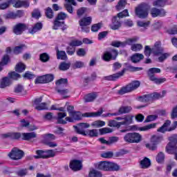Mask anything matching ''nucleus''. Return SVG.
Masks as SVG:
<instances>
[{"mask_svg":"<svg viewBox=\"0 0 177 177\" xmlns=\"http://www.w3.org/2000/svg\"><path fill=\"white\" fill-rule=\"evenodd\" d=\"M160 73H161V69H160L158 68H151L147 71V75H148L150 81H152L155 84L160 85V84H164V82H165V81H167V79L158 78L154 75V74H160Z\"/></svg>","mask_w":177,"mask_h":177,"instance_id":"nucleus-1","label":"nucleus"},{"mask_svg":"<svg viewBox=\"0 0 177 177\" xmlns=\"http://www.w3.org/2000/svg\"><path fill=\"white\" fill-rule=\"evenodd\" d=\"M103 114V110L101 109L97 112H91V113H85L84 114H81L80 111H75L72 114L69 115L70 117L73 118L74 121H80V120L82 119V117H100Z\"/></svg>","mask_w":177,"mask_h":177,"instance_id":"nucleus-2","label":"nucleus"},{"mask_svg":"<svg viewBox=\"0 0 177 177\" xmlns=\"http://www.w3.org/2000/svg\"><path fill=\"white\" fill-rule=\"evenodd\" d=\"M140 86V82L139 81H133L131 83L127 84L124 86H122L118 91V95H125V93H129L131 92H133V91H136L138 87Z\"/></svg>","mask_w":177,"mask_h":177,"instance_id":"nucleus-3","label":"nucleus"},{"mask_svg":"<svg viewBox=\"0 0 177 177\" xmlns=\"http://www.w3.org/2000/svg\"><path fill=\"white\" fill-rule=\"evenodd\" d=\"M68 81L67 79H60L56 82V88L55 90L59 95L64 96V99L68 97L67 94L68 93V89H64V86H67V82Z\"/></svg>","mask_w":177,"mask_h":177,"instance_id":"nucleus-4","label":"nucleus"},{"mask_svg":"<svg viewBox=\"0 0 177 177\" xmlns=\"http://www.w3.org/2000/svg\"><path fill=\"white\" fill-rule=\"evenodd\" d=\"M169 142L166 146V151L169 154H176L177 153V135L174 134L169 137Z\"/></svg>","mask_w":177,"mask_h":177,"instance_id":"nucleus-5","label":"nucleus"},{"mask_svg":"<svg viewBox=\"0 0 177 177\" xmlns=\"http://www.w3.org/2000/svg\"><path fill=\"white\" fill-rule=\"evenodd\" d=\"M135 13L139 19H146L149 16V6L142 3L136 7Z\"/></svg>","mask_w":177,"mask_h":177,"instance_id":"nucleus-6","label":"nucleus"},{"mask_svg":"<svg viewBox=\"0 0 177 177\" xmlns=\"http://www.w3.org/2000/svg\"><path fill=\"white\" fill-rule=\"evenodd\" d=\"M124 140L127 143H139L142 141V136L138 133H129L124 136Z\"/></svg>","mask_w":177,"mask_h":177,"instance_id":"nucleus-7","label":"nucleus"},{"mask_svg":"<svg viewBox=\"0 0 177 177\" xmlns=\"http://www.w3.org/2000/svg\"><path fill=\"white\" fill-rule=\"evenodd\" d=\"M8 157L15 161L21 160L22 158L24 157V151H21V149H19L17 147H14L8 153Z\"/></svg>","mask_w":177,"mask_h":177,"instance_id":"nucleus-8","label":"nucleus"},{"mask_svg":"<svg viewBox=\"0 0 177 177\" xmlns=\"http://www.w3.org/2000/svg\"><path fill=\"white\" fill-rule=\"evenodd\" d=\"M162 140V138L158 136H153L151 139V144L147 143L145 144V147L154 151V150H157V145L160 143Z\"/></svg>","mask_w":177,"mask_h":177,"instance_id":"nucleus-9","label":"nucleus"},{"mask_svg":"<svg viewBox=\"0 0 177 177\" xmlns=\"http://www.w3.org/2000/svg\"><path fill=\"white\" fill-rule=\"evenodd\" d=\"M91 23L92 17H84L79 21V24L82 28V32H89V27H88V26H91Z\"/></svg>","mask_w":177,"mask_h":177,"instance_id":"nucleus-10","label":"nucleus"},{"mask_svg":"<svg viewBox=\"0 0 177 177\" xmlns=\"http://www.w3.org/2000/svg\"><path fill=\"white\" fill-rule=\"evenodd\" d=\"M118 56V51L115 49H111L109 51H106L103 56L102 59L104 62H110V60H115Z\"/></svg>","mask_w":177,"mask_h":177,"instance_id":"nucleus-11","label":"nucleus"},{"mask_svg":"<svg viewBox=\"0 0 177 177\" xmlns=\"http://www.w3.org/2000/svg\"><path fill=\"white\" fill-rule=\"evenodd\" d=\"M55 77L52 74H47L43 76L38 77L35 79V84H48V82H52Z\"/></svg>","mask_w":177,"mask_h":177,"instance_id":"nucleus-12","label":"nucleus"},{"mask_svg":"<svg viewBox=\"0 0 177 177\" xmlns=\"http://www.w3.org/2000/svg\"><path fill=\"white\" fill-rule=\"evenodd\" d=\"M91 125L88 123H79L77 126H73L75 131L79 135H84L86 136V131H85L86 128H89Z\"/></svg>","mask_w":177,"mask_h":177,"instance_id":"nucleus-13","label":"nucleus"},{"mask_svg":"<svg viewBox=\"0 0 177 177\" xmlns=\"http://www.w3.org/2000/svg\"><path fill=\"white\" fill-rule=\"evenodd\" d=\"M117 121H121L118 122H126V124H120V125H131V124H133V115H126L122 117H117L115 118Z\"/></svg>","mask_w":177,"mask_h":177,"instance_id":"nucleus-14","label":"nucleus"},{"mask_svg":"<svg viewBox=\"0 0 177 177\" xmlns=\"http://www.w3.org/2000/svg\"><path fill=\"white\" fill-rule=\"evenodd\" d=\"M138 100L139 102H142V103H153L154 100H157V98L156 97L155 93H153L139 97Z\"/></svg>","mask_w":177,"mask_h":177,"instance_id":"nucleus-15","label":"nucleus"},{"mask_svg":"<svg viewBox=\"0 0 177 177\" xmlns=\"http://www.w3.org/2000/svg\"><path fill=\"white\" fill-rule=\"evenodd\" d=\"M27 30V26L25 24L19 23L13 27V32L16 35H21Z\"/></svg>","mask_w":177,"mask_h":177,"instance_id":"nucleus-16","label":"nucleus"},{"mask_svg":"<svg viewBox=\"0 0 177 177\" xmlns=\"http://www.w3.org/2000/svg\"><path fill=\"white\" fill-rule=\"evenodd\" d=\"M151 15L152 17H164L167 15V12H165V9H158L156 8H153L151 10Z\"/></svg>","mask_w":177,"mask_h":177,"instance_id":"nucleus-17","label":"nucleus"},{"mask_svg":"<svg viewBox=\"0 0 177 177\" xmlns=\"http://www.w3.org/2000/svg\"><path fill=\"white\" fill-rule=\"evenodd\" d=\"M152 53L156 55V56H160V55H162L164 53V48L161 47V42L156 41L152 48Z\"/></svg>","mask_w":177,"mask_h":177,"instance_id":"nucleus-18","label":"nucleus"},{"mask_svg":"<svg viewBox=\"0 0 177 177\" xmlns=\"http://www.w3.org/2000/svg\"><path fill=\"white\" fill-rule=\"evenodd\" d=\"M69 167L73 171H81L82 169V163L80 160H74L70 162Z\"/></svg>","mask_w":177,"mask_h":177,"instance_id":"nucleus-19","label":"nucleus"},{"mask_svg":"<svg viewBox=\"0 0 177 177\" xmlns=\"http://www.w3.org/2000/svg\"><path fill=\"white\" fill-rule=\"evenodd\" d=\"M124 71H122L121 72H119L118 73H115L109 76H104L102 77V80L105 81H115L120 78V77H122L124 75Z\"/></svg>","mask_w":177,"mask_h":177,"instance_id":"nucleus-20","label":"nucleus"},{"mask_svg":"<svg viewBox=\"0 0 177 177\" xmlns=\"http://www.w3.org/2000/svg\"><path fill=\"white\" fill-rule=\"evenodd\" d=\"M3 139L6 138H10L11 139H22L23 140V133H8L1 135Z\"/></svg>","mask_w":177,"mask_h":177,"instance_id":"nucleus-21","label":"nucleus"},{"mask_svg":"<svg viewBox=\"0 0 177 177\" xmlns=\"http://www.w3.org/2000/svg\"><path fill=\"white\" fill-rule=\"evenodd\" d=\"M121 27V19L115 16L112 19V25L111 26V30H118Z\"/></svg>","mask_w":177,"mask_h":177,"instance_id":"nucleus-22","label":"nucleus"},{"mask_svg":"<svg viewBox=\"0 0 177 177\" xmlns=\"http://www.w3.org/2000/svg\"><path fill=\"white\" fill-rule=\"evenodd\" d=\"M37 138V133L30 132V133H22V140H32Z\"/></svg>","mask_w":177,"mask_h":177,"instance_id":"nucleus-23","label":"nucleus"},{"mask_svg":"<svg viewBox=\"0 0 177 177\" xmlns=\"http://www.w3.org/2000/svg\"><path fill=\"white\" fill-rule=\"evenodd\" d=\"M67 117V113L66 112H59L57 115V122L58 124H62L63 125L67 124V122L63 118Z\"/></svg>","mask_w":177,"mask_h":177,"instance_id":"nucleus-24","label":"nucleus"},{"mask_svg":"<svg viewBox=\"0 0 177 177\" xmlns=\"http://www.w3.org/2000/svg\"><path fill=\"white\" fill-rule=\"evenodd\" d=\"M151 165V161L148 158H145L143 160L140 161V167L142 169H147Z\"/></svg>","mask_w":177,"mask_h":177,"instance_id":"nucleus-25","label":"nucleus"},{"mask_svg":"<svg viewBox=\"0 0 177 177\" xmlns=\"http://www.w3.org/2000/svg\"><path fill=\"white\" fill-rule=\"evenodd\" d=\"M11 84L12 81L9 77H3L0 80V88L4 89V88H6L7 86H10Z\"/></svg>","mask_w":177,"mask_h":177,"instance_id":"nucleus-26","label":"nucleus"},{"mask_svg":"<svg viewBox=\"0 0 177 177\" xmlns=\"http://www.w3.org/2000/svg\"><path fill=\"white\" fill-rule=\"evenodd\" d=\"M24 7V8H28V6H30V3H28V1H20V0H15V1L14 2V5L13 7L14 8H21V7Z\"/></svg>","mask_w":177,"mask_h":177,"instance_id":"nucleus-27","label":"nucleus"},{"mask_svg":"<svg viewBox=\"0 0 177 177\" xmlns=\"http://www.w3.org/2000/svg\"><path fill=\"white\" fill-rule=\"evenodd\" d=\"M42 23L41 22H37V24H35L33 28L32 29L29 30L30 34H35V32H38V31H41L42 30Z\"/></svg>","mask_w":177,"mask_h":177,"instance_id":"nucleus-28","label":"nucleus"},{"mask_svg":"<svg viewBox=\"0 0 177 177\" xmlns=\"http://www.w3.org/2000/svg\"><path fill=\"white\" fill-rule=\"evenodd\" d=\"M171 125V120H167L165 121V122L163 124V125L160 127L159 129H158V132H161V133H164L165 132H168V130L169 129H167L168 127H169Z\"/></svg>","mask_w":177,"mask_h":177,"instance_id":"nucleus-29","label":"nucleus"},{"mask_svg":"<svg viewBox=\"0 0 177 177\" xmlns=\"http://www.w3.org/2000/svg\"><path fill=\"white\" fill-rule=\"evenodd\" d=\"M131 111H132V106H122L118 109L119 115L131 113Z\"/></svg>","mask_w":177,"mask_h":177,"instance_id":"nucleus-30","label":"nucleus"},{"mask_svg":"<svg viewBox=\"0 0 177 177\" xmlns=\"http://www.w3.org/2000/svg\"><path fill=\"white\" fill-rule=\"evenodd\" d=\"M96 97H97V94L96 93H91L87 94L84 97V102L86 103L93 102V100H95Z\"/></svg>","mask_w":177,"mask_h":177,"instance_id":"nucleus-31","label":"nucleus"},{"mask_svg":"<svg viewBox=\"0 0 177 177\" xmlns=\"http://www.w3.org/2000/svg\"><path fill=\"white\" fill-rule=\"evenodd\" d=\"M143 59H145L143 54L136 53L131 57V62L133 63H139V62L143 60Z\"/></svg>","mask_w":177,"mask_h":177,"instance_id":"nucleus-32","label":"nucleus"},{"mask_svg":"<svg viewBox=\"0 0 177 177\" xmlns=\"http://www.w3.org/2000/svg\"><path fill=\"white\" fill-rule=\"evenodd\" d=\"M109 164H110V162H107V161L100 162L98 164L97 168L98 169H101L102 171H109Z\"/></svg>","mask_w":177,"mask_h":177,"instance_id":"nucleus-33","label":"nucleus"},{"mask_svg":"<svg viewBox=\"0 0 177 177\" xmlns=\"http://www.w3.org/2000/svg\"><path fill=\"white\" fill-rule=\"evenodd\" d=\"M42 138L43 143H46V142H50V140H55V139H56L55 135L52 133L44 134Z\"/></svg>","mask_w":177,"mask_h":177,"instance_id":"nucleus-34","label":"nucleus"},{"mask_svg":"<svg viewBox=\"0 0 177 177\" xmlns=\"http://www.w3.org/2000/svg\"><path fill=\"white\" fill-rule=\"evenodd\" d=\"M15 2H16V0H8L6 2L1 3L0 4V10H5V9H8V8H9V6H10V3L15 4Z\"/></svg>","mask_w":177,"mask_h":177,"instance_id":"nucleus-35","label":"nucleus"},{"mask_svg":"<svg viewBox=\"0 0 177 177\" xmlns=\"http://www.w3.org/2000/svg\"><path fill=\"white\" fill-rule=\"evenodd\" d=\"M71 66V64L70 62H62L59 64V68L61 71H67L68 68H70V66Z\"/></svg>","mask_w":177,"mask_h":177,"instance_id":"nucleus-36","label":"nucleus"},{"mask_svg":"<svg viewBox=\"0 0 177 177\" xmlns=\"http://www.w3.org/2000/svg\"><path fill=\"white\" fill-rule=\"evenodd\" d=\"M57 59L61 60L67 59V55H66V51H60L59 50H57Z\"/></svg>","mask_w":177,"mask_h":177,"instance_id":"nucleus-37","label":"nucleus"},{"mask_svg":"<svg viewBox=\"0 0 177 177\" xmlns=\"http://www.w3.org/2000/svg\"><path fill=\"white\" fill-rule=\"evenodd\" d=\"M24 49H26V45L22 44L19 46L15 47L13 52L15 55H20V53H21Z\"/></svg>","mask_w":177,"mask_h":177,"instance_id":"nucleus-38","label":"nucleus"},{"mask_svg":"<svg viewBox=\"0 0 177 177\" xmlns=\"http://www.w3.org/2000/svg\"><path fill=\"white\" fill-rule=\"evenodd\" d=\"M26 70V65L21 62L18 63L15 66L17 73H23Z\"/></svg>","mask_w":177,"mask_h":177,"instance_id":"nucleus-39","label":"nucleus"},{"mask_svg":"<svg viewBox=\"0 0 177 177\" xmlns=\"http://www.w3.org/2000/svg\"><path fill=\"white\" fill-rule=\"evenodd\" d=\"M45 158H53L56 156V152L52 149L44 151Z\"/></svg>","mask_w":177,"mask_h":177,"instance_id":"nucleus-40","label":"nucleus"},{"mask_svg":"<svg viewBox=\"0 0 177 177\" xmlns=\"http://www.w3.org/2000/svg\"><path fill=\"white\" fill-rule=\"evenodd\" d=\"M86 134L90 138H96L99 135V131H97V129L88 130Z\"/></svg>","mask_w":177,"mask_h":177,"instance_id":"nucleus-41","label":"nucleus"},{"mask_svg":"<svg viewBox=\"0 0 177 177\" xmlns=\"http://www.w3.org/2000/svg\"><path fill=\"white\" fill-rule=\"evenodd\" d=\"M106 122L103 120H96L91 124L92 127L95 128H101V127H104Z\"/></svg>","mask_w":177,"mask_h":177,"instance_id":"nucleus-42","label":"nucleus"},{"mask_svg":"<svg viewBox=\"0 0 177 177\" xmlns=\"http://www.w3.org/2000/svg\"><path fill=\"white\" fill-rule=\"evenodd\" d=\"M142 49H143V46L140 44H134L131 46V50L133 52H139V50H142Z\"/></svg>","mask_w":177,"mask_h":177,"instance_id":"nucleus-43","label":"nucleus"},{"mask_svg":"<svg viewBox=\"0 0 177 177\" xmlns=\"http://www.w3.org/2000/svg\"><path fill=\"white\" fill-rule=\"evenodd\" d=\"M127 124V122H118L115 120H110L109 122L108 126L111 127L120 128V127H121V124Z\"/></svg>","mask_w":177,"mask_h":177,"instance_id":"nucleus-44","label":"nucleus"},{"mask_svg":"<svg viewBox=\"0 0 177 177\" xmlns=\"http://www.w3.org/2000/svg\"><path fill=\"white\" fill-rule=\"evenodd\" d=\"M125 43L123 41H113L111 42V45L115 48H125Z\"/></svg>","mask_w":177,"mask_h":177,"instance_id":"nucleus-45","label":"nucleus"},{"mask_svg":"<svg viewBox=\"0 0 177 177\" xmlns=\"http://www.w3.org/2000/svg\"><path fill=\"white\" fill-rule=\"evenodd\" d=\"M88 177H102V174L100 171L93 169L89 171Z\"/></svg>","mask_w":177,"mask_h":177,"instance_id":"nucleus-46","label":"nucleus"},{"mask_svg":"<svg viewBox=\"0 0 177 177\" xmlns=\"http://www.w3.org/2000/svg\"><path fill=\"white\" fill-rule=\"evenodd\" d=\"M126 6L127 0H120L116 6V9L117 10H122V9H124V8H125Z\"/></svg>","mask_w":177,"mask_h":177,"instance_id":"nucleus-47","label":"nucleus"},{"mask_svg":"<svg viewBox=\"0 0 177 177\" xmlns=\"http://www.w3.org/2000/svg\"><path fill=\"white\" fill-rule=\"evenodd\" d=\"M85 66V64L81 61H76L72 64L73 68L75 70L77 68H82Z\"/></svg>","mask_w":177,"mask_h":177,"instance_id":"nucleus-48","label":"nucleus"},{"mask_svg":"<svg viewBox=\"0 0 177 177\" xmlns=\"http://www.w3.org/2000/svg\"><path fill=\"white\" fill-rule=\"evenodd\" d=\"M64 26V21H60L58 19L54 21V25L53 26V30H59V27Z\"/></svg>","mask_w":177,"mask_h":177,"instance_id":"nucleus-49","label":"nucleus"},{"mask_svg":"<svg viewBox=\"0 0 177 177\" xmlns=\"http://www.w3.org/2000/svg\"><path fill=\"white\" fill-rule=\"evenodd\" d=\"M116 17L120 19H124V17H129V12H128V9H126L121 12H119Z\"/></svg>","mask_w":177,"mask_h":177,"instance_id":"nucleus-50","label":"nucleus"},{"mask_svg":"<svg viewBox=\"0 0 177 177\" xmlns=\"http://www.w3.org/2000/svg\"><path fill=\"white\" fill-rule=\"evenodd\" d=\"M156 126H157L156 123L150 124L147 126L140 127L139 131H149V129H153V128H156Z\"/></svg>","mask_w":177,"mask_h":177,"instance_id":"nucleus-51","label":"nucleus"},{"mask_svg":"<svg viewBox=\"0 0 177 177\" xmlns=\"http://www.w3.org/2000/svg\"><path fill=\"white\" fill-rule=\"evenodd\" d=\"M164 160H165V155L162 152H160L158 153L156 156V161L159 163L161 164L162 162H164Z\"/></svg>","mask_w":177,"mask_h":177,"instance_id":"nucleus-52","label":"nucleus"},{"mask_svg":"<svg viewBox=\"0 0 177 177\" xmlns=\"http://www.w3.org/2000/svg\"><path fill=\"white\" fill-rule=\"evenodd\" d=\"M35 109L41 111V110H48V105L45 102H42L35 106Z\"/></svg>","mask_w":177,"mask_h":177,"instance_id":"nucleus-53","label":"nucleus"},{"mask_svg":"<svg viewBox=\"0 0 177 177\" xmlns=\"http://www.w3.org/2000/svg\"><path fill=\"white\" fill-rule=\"evenodd\" d=\"M46 16L48 19H53V10L50 8H46Z\"/></svg>","mask_w":177,"mask_h":177,"instance_id":"nucleus-54","label":"nucleus"},{"mask_svg":"<svg viewBox=\"0 0 177 177\" xmlns=\"http://www.w3.org/2000/svg\"><path fill=\"white\" fill-rule=\"evenodd\" d=\"M36 154L37 156H34V158H36V159L45 158V151L37 150V151H36Z\"/></svg>","mask_w":177,"mask_h":177,"instance_id":"nucleus-55","label":"nucleus"},{"mask_svg":"<svg viewBox=\"0 0 177 177\" xmlns=\"http://www.w3.org/2000/svg\"><path fill=\"white\" fill-rule=\"evenodd\" d=\"M100 135H106V133H111L113 130L111 128L104 127L99 129Z\"/></svg>","mask_w":177,"mask_h":177,"instance_id":"nucleus-56","label":"nucleus"},{"mask_svg":"<svg viewBox=\"0 0 177 177\" xmlns=\"http://www.w3.org/2000/svg\"><path fill=\"white\" fill-rule=\"evenodd\" d=\"M120 166L116 163L109 162V171H119Z\"/></svg>","mask_w":177,"mask_h":177,"instance_id":"nucleus-57","label":"nucleus"},{"mask_svg":"<svg viewBox=\"0 0 177 177\" xmlns=\"http://www.w3.org/2000/svg\"><path fill=\"white\" fill-rule=\"evenodd\" d=\"M49 55L47 53H42L40 55V60L43 62V63H46V62H49Z\"/></svg>","mask_w":177,"mask_h":177,"instance_id":"nucleus-58","label":"nucleus"},{"mask_svg":"<svg viewBox=\"0 0 177 177\" xmlns=\"http://www.w3.org/2000/svg\"><path fill=\"white\" fill-rule=\"evenodd\" d=\"M136 41H138L137 37H132V38L126 39V41H124V43L126 44L125 46H127V45H132V44H135V42H136Z\"/></svg>","mask_w":177,"mask_h":177,"instance_id":"nucleus-59","label":"nucleus"},{"mask_svg":"<svg viewBox=\"0 0 177 177\" xmlns=\"http://www.w3.org/2000/svg\"><path fill=\"white\" fill-rule=\"evenodd\" d=\"M100 28H102V23H98L93 25L91 26V31H93V32H97Z\"/></svg>","mask_w":177,"mask_h":177,"instance_id":"nucleus-60","label":"nucleus"},{"mask_svg":"<svg viewBox=\"0 0 177 177\" xmlns=\"http://www.w3.org/2000/svg\"><path fill=\"white\" fill-rule=\"evenodd\" d=\"M169 57V53H162L160 54V56L158 57V62H160V63H162V62H164V60H166L167 58Z\"/></svg>","mask_w":177,"mask_h":177,"instance_id":"nucleus-61","label":"nucleus"},{"mask_svg":"<svg viewBox=\"0 0 177 177\" xmlns=\"http://www.w3.org/2000/svg\"><path fill=\"white\" fill-rule=\"evenodd\" d=\"M167 0H156L153 2V6H165Z\"/></svg>","mask_w":177,"mask_h":177,"instance_id":"nucleus-62","label":"nucleus"},{"mask_svg":"<svg viewBox=\"0 0 177 177\" xmlns=\"http://www.w3.org/2000/svg\"><path fill=\"white\" fill-rule=\"evenodd\" d=\"M158 118V116L156 115H150L147 117V118L145 120V122H151V121H155V120H157Z\"/></svg>","mask_w":177,"mask_h":177,"instance_id":"nucleus-63","label":"nucleus"},{"mask_svg":"<svg viewBox=\"0 0 177 177\" xmlns=\"http://www.w3.org/2000/svg\"><path fill=\"white\" fill-rule=\"evenodd\" d=\"M32 17H34L35 19H39V17H41V11L39 10V9L35 10L32 12Z\"/></svg>","mask_w":177,"mask_h":177,"instance_id":"nucleus-64","label":"nucleus"}]
</instances>
